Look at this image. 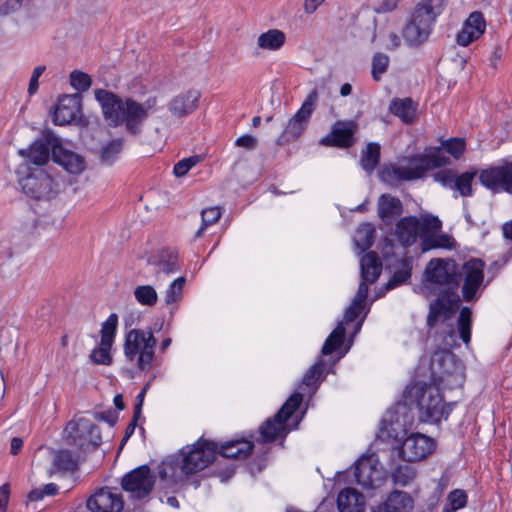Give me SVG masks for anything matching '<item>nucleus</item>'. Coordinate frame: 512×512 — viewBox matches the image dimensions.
Masks as SVG:
<instances>
[{
	"instance_id": "13",
	"label": "nucleus",
	"mask_w": 512,
	"mask_h": 512,
	"mask_svg": "<svg viewBox=\"0 0 512 512\" xmlns=\"http://www.w3.org/2000/svg\"><path fill=\"white\" fill-rule=\"evenodd\" d=\"M479 180L493 192L505 191L512 194V162L505 160L501 165L482 170Z\"/></svg>"
},
{
	"instance_id": "27",
	"label": "nucleus",
	"mask_w": 512,
	"mask_h": 512,
	"mask_svg": "<svg viewBox=\"0 0 512 512\" xmlns=\"http://www.w3.org/2000/svg\"><path fill=\"white\" fill-rule=\"evenodd\" d=\"M419 221L416 217L409 216L400 219L395 228L398 240L405 247L413 245L417 239Z\"/></svg>"
},
{
	"instance_id": "59",
	"label": "nucleus",
	"mask_w": 512,
	"mask_h": 512,
	"mask_svg": "<svg viewBox=\"0 0 512 512\" xmlns=\"http://www.w3.org/2000/svg\"><path fill=\"white\" fill-rule=\"evenodd\" d=\"M22 6V0H7L0 6V15L6 16L19 10Z\"/></svg>"
},
{
	"instance_id": "12",
	"label": "nucleus",
	"mask_w": 512,
	"mask_h": 512,
	"mask_svg": "<svg viewBox=\"0 0 512 512\" xmlns=\"http://www.w3.org/2000/svg\"><path fill=\"white\" fill-rule=\"evenodd\" d=\"M357 131L358 123L356 121L338 120L333 124L331 132L322 137L319 143L326 147L348 149L356 143Z\"/></svg>"
},
{
	"instance_id": "39",
	"label": "nucleus",
	"mask_w": 512,
	"mask_h": 512,
	"mask_svg": "<svg viewBox=\"0 0 512 512\" xmlns=\"http://www.w3.org/2000/svg\"><path fill=\"white\" fill-rule=\"evenodd\" d=\"M123 148V140L115 139L106 144L100 153L101 162L111 165L118 158Z\"/></svg>"
},
{
	"instance_id": "29",
	"label": "nucleus",
	"mask_w": 512,
	"mask_h": 512,
	"mask_svg": "<svg viewBox=\"0 0 512 512\" xmlns=\"http://www.w3.org/2000/svg\"><path fill=\"white\" fill-rule=\"evenodd\" d=\"M416 109L417 105L411 98H395L392 100L389 106L390 112L407 124H410L414 121L416 116Z\"/></svg>"
},
{
	"instance_id": "35",
	"label": "nucleus",
	"mask_w": 512,
	"mask_h": 512,
	"mask_svg": "<svg viewBox=\"0 0 512 512\" xmlns=\"http://www.w3.org/2000/svg\"><path fill=\"white\" fill-rule=\"evenodd\" d=\"M380 161V145L375 142L368 143L366 150L362 153L360 164L361 167L371 174Z\"/></svg>"
},
{
	"instance_id": "24",
	"label": "nucleus",
	"mask_w": 512,
	"mask_h": 512,
	"mask_svg": "<svg viewBox=\"0 0 512 512\" xmlns=\"http://www.w3.org/2000/svg\"><path fill=\"white\" fill-rule=\"evenodd\" d=\"M53 161L71 174H80L86 167L84 158L75 152L64 149L60 140L58 146L53 150Z\"/></svg>"
},
{
	"instance_id": "9",
	"label": "nucleus",
	"mask_w": 512,
	"mask_h": 512,
	"mask_svg": "<svg viewBox=\"0 0 512 512\" xmlns=\"http://www.w3.org/2000/svg\"><path fill=\"white\" fill-rule=\"evenodd\" d=\"M303 396L301 393H293L282 405L273 418L267 419L259 428L260 439L263 443H270L277 439L278 435L285 430V422L299 408Z\"/></svg>"
},
{
	"instance_id": "63",
	"label": "nucleus",
	"mask_w": 512,
	"mask_h": 512,
	"mask_svg": "<svg viewBox=\"0 0 512 512\" xmlns=\"http://www.w3.org/2000/svg\"><path fill=\"white\" fill-rule=\"evenodd\" d=\"M149 385H150V382H148L142 388V390L139 392V394L136 397V403H135L134 412H133V414H135L136 417H140L141 416L144 397H145V394H146V391H147Z\"/></svg>"
},
{
	"instance_id": "5",
	"label": "nucleus",
	"mask_w": 512,
	"mask_h": 512,
	"mask_svg": "<svg viewBox=\"0 0 512 512\" xmlns=\"http://www.w3.org/2000/svg\"><path fill=\"white\" fill-rule=\"evenodd\" d=\"M409 394L415 398L422 422L439 423L442 419H447L452 410L450 404L444 403L437 387L415 386L410 389Z\"/></svg>"
},
{
	"instance_id": "31",
	"label": "nucleus",
	"mask_w": 512,
	"mask_h": 512,
	"mask_svg": "<svg viewBox=\"0 0 512 512\" xmlns=\"http://www.w3.org/2000/svg\"><path fill=\"white\" fill-rule=\"evenodd\" d=\"M254 444L251 441H232L221 446L219 454L225 458H247L251 455Z\"/></svg>"
},
{
	"instance_id": "14",
	"label": "nucleus",
	"mask_w": 512,
	"mask_h": 512,
	"mask_svg": "<svg viewBox=\"0 0 512 512\" xmlns=\"http://www.w3.org/2000/svg\"><path fill=\"white\" fill-rule=\"evenodd\" d=\"M426 280L433 284H448L457 287L462 275L457 272V264L453 260L444 261L435 258L429 261L425 269Z\"/></svg>"
},
{
	"instance_id": "54",
	"label": "nucleus",
	"mask_w": 512,
	"mask_h": 512,
	"mask_svg": "<svg viewBox=\"0 0 512 512\" xmlns=\"http://www.w3.org/2000/svg\"><path fill=\"white\" fill-rule=\"evenodd\" d=\"M479 37L476 36L472 28L464 24L462 30L457 34V43L461 46H467Z\"/></svg>"
},
{
	"instance_id": "7",
	"label": "nucleus",
	"mask_w": 512,
	"mask_h": 512,
	"mask_svg": "<svg viewBox=\"0 0 512 512\" xmlns=\"http://www.w3.org/2000/svg\"><path fill=\"white\" fill-rule=\"evenodd\" d=\"M23 193L35 200L56 198L60 192V184L42 169H34L19 180Z\"/></svg>"
},
{
	"instance_id": "6",
	"label": "nucleus",
	"mask_w": 512,
	"mask_h": 512,
	"mask_svg": "<svg viewBox=\"0 0 512 512\" xmlns=\"http://www.w3.org/2000/svg\"><path fill=\"white\" fill-rule=\"evenodd\" d=\"M64 433L67 444L76 448L78 458H84L102 443L99 427L84 417L69 421Z\"/></svg>"
},
{
	"instance_id": "28",
	"label": "nucleus",
	"mask_w": 512,
	"mask_h": 512,
	"mask_svg": "<svg viewBox=\"0 0 512 512\" xmlns=\"http://www.w3.org/2000/svg\"><path fill=\"white\" fill-rule=\"evenodd\" d=\"M361 279L373 284L380 276L382 263L376 252L370 251L360 260Z\"/></svg>"
},
{
	"instance_id": "4",
	"label": "nucleus",
	"mask_w": 512,
	"mask_h": 512,
	"mask_svg": "<svg viewBox=\"0 0 512 512\" xmlns=\"http://www.w3.org/2000/svg\"><path fill=\"white\" fill-rule=\"evenodd\" d=\"M157 340L151 329H132L125 337L124 354L129 361L136 359V366L141 371H148L155 358Z\"/></svg>"
},
{
	"instance_id": "22",
	"label": "nucleus",
	"mask_w": 512,
	"mask_h": 512,
	"mask_svg": "<svg viewBox=\"0 0 512 512\" xmlns=\"http://www.w3.org/2000/svg\"><path fill=\"white\" fill-rule=\"evenodd\" d=\"M80 102L77 95H62L59 97L53 113V122L64 126L71 123L79 112Z\"/></svg>"
},
{
	"instance_id": "18",
	"label": "nucleus",
	"mask_w": 512,
	"mask_h": 512,
	"mask_svg": "<svg viewBox=\"0 0 512 512\" xmlns=\"http://www.w3.org/2000/svg\"><path fill=\"white\" fill-rule=\"evenodd\" d=\"M86 505L91 512H121L124 501L117 488L103 487L87 499Z\"/></svg>"
},
{
	"instance_id": "1",
	"label": "nucleus",
	"mask_w": 512,
	"mask_h": 512,
	"mask_svg": "<svg viewBox=\"0 0 512 512\" xmlns=\"http://www.w3.org/2000/svg\"><path fill=\"white\" fill-rule=\"evenodd\" d=\"M449 162L441 148L428 147L421 154L403 157L398 165L383 167L379 176L386 184L395 186L401 182L421 179L428 171L446 166Z\"/></svg>"
},
{
	"instance_id": "45",
	"label": "nucleus",
	"mask_w": 512,
	"mask_h": 512,
	"mask_svg": "<svg viewBox=\"0 0 512 512\" xmlns=\"http://www.w3.org/2000/svg\"><path fill=\"white\" fill-rule=\"evenodd\" d=\"M415 476V469L409 465H399L392 473L394 483L400 486H407L414 480Z\"/></svg>"
},
{
	"instance_id": "36",
	"label": "nucleus",
	"mask_w": 512,
	"mask_h": 512,
	"mask_svg": "<svg viewBox=\"0 0 512 512\" xmlns=\"http://www.w3.org/2000/svg\"><path fill=\"white\" fill-rule=\"evenodd\" d=\"M375 230L371 224H362L354 236L355 246L364 252L370 249L374 243Z\"/></svg>"
},
{
	"instance_id": "55",
	"label": "nucleus",
	"mask_w": 512,
	"mask_h": 512,
	"mask_svg": "<svg viewBox=\"0 0 512 512\" xmlns=\"http://www.w3.org/2000/svg\"><path fill=\"white\" fill-rule=\"evenodd\" d=\"M45 70H46V67L44 65H39L34 68L31 78H30V81H29V85H28V94L30 96L34 95L38 91V88H39L38 80Z\"/></svg>"
},
{
	"instance_id": "52",
	"label": "nucleus",
	"mask_w": 512,
	"mask_h": 512,
	"mask_svg": "<svg viewBox=\"0 0 512 512\" xmlns=\"http://www.w3.org/2000/svg\"><path fill=\"white\" fill-rule=\"evenodd\" d=\"M323 361L319 360L312 365L304 374L302 383L308 387L312 386L323 373Z\"/></svg>"
},
{
	"instance_id": "26",
	"label": "nucleus",
	"mask_w": 512,
	"mask_h": 512,
	"mask_svg": "<svg viewBox=\"0 0 512 512\" xmlns=\"http://www.w3.org/2000/svg\"><path fill=\"white\" fill-rule=\"evenodd\" d=\"M337 506L340 512H364V496L354 488H345L337 497Z\"/></svg>"
},
{
	"instance_id": "8",
	"label": "nucleus",
	"mask_w": 512,
	"mask_h": 512,
	"mask_svg": "<svg viewBox=\"0 0 512 512\" xmlns=\"http://www.w3.org/2000/svg\"><path fill=\"white\" fill-rule=\"evenodd\" d=\"M217 444L206 440H198L192 446L182 449L180 468L187 475L195 474L206 468L215 458Z\"/></svg>"
},
{
	"instance_id": "32",
	"label": "nucleus",
	"mask_w": 512,
	"mask_h": 512,
	"mask_svg": "<svg viewBox=\"0 0 512 512\" xmlns=\"http://www.w3.org/2000/svg\"><path fill=\"white\" fill-rule=\"evenodd\" d=\"M286 41V35L278 29H270L259 35L257 45L264 50H279Z\"/></svg>"
},
{
	"instance_id": "44",
	"label": "nucleus",
	"mask_w": 512,
	"mask_h": 512,
	"mask_svg": "<svg viewBox=\"0 0 512 512\" xmlns=\"http://www.w3.org/2000/svg\"><path fill=\"white\" fill-rule=\"evenodd\" d=\"M136 300L146 306H154L157 303L158 295L156 290L150 285H140L134 290Z\"/></svg>"
},
{
	"instance_id": "57",
	"label": "nucleus",
	"mask_w": 512,
	"mask_h": 512,
	"mask_svg": "<svg viewBox=\"0 0 512 512\" xmlns=\"http://www.w3.org/2000/svg\"><path fill=\"white\" fill-rule=\"evenodd\" d=\"M235 145L247 150H254L258 145V140L252 135H243L236 139Z\"/></svg>"
},
{
	"instance_id": "10",
	"label": "nucleus",
	"mask_w": 512,
	"mask_h": 512,
	"mask_svg": "<svg viewBox=\"0 0 512 512\" xmlns=\"http://www.w3.org/2000/svg\"><path fill=\"white\" fill-rule=\"evenodd\" d=\"M318 101V91L314 88L302 103L300 109L289 119L278 139L279 143L297 140L306 130Z\"/></svg>"
},
{
	"instance_id": "53",
	"label": "nucleus",
	"mask_w": 512,
	"mask_h": 512,
	"mask_svg": "<svg viewBox=\"0 0 512 512\" xmlns=\"http://www.w3.org/2000/svg\"><path fill=\"white\" fill-rule=\"evenodd\" d=\"M199 161L198 156H192L189 158H184L177 162L173 168V173L176 177H182L186 175L189 170L194 167Z\"/></svg>"
},
{
	"instance_id": "43",
	"label": "nucleus",
	"mask_w": 512,
	"mask_h": 512,
	"mask_svg": "<svg viewBox=\"0 0 512 512\" xmlns=\"http://www.w3.org/2000/svg\"><path fill=\"white\" fill-rule=\"evenodd\" d=\"M447 501L442 512H455L466 506L467 494L464 490L455 489L448 494Z\"/></svg>"
},
{
	"instance_id": "51",
	"label": "nucleus",
	"mask_w": 512,
	"mask_h": 512,
	"mask_svg": "<svg viewBox=\"0 0 512 512\" xmlns=\"http://www.w3.org/2000/svg\"><path fill=\"white\" fill-rule=\"evenodd\" d=\"M464 24L472 28L476 36H481L486 27L483 14L477 11L472 12Z\"/></svg>"
},
{
	"instance_id": "34",
	"label": "nucleus",
	"mask_w": 512,
	"mask_h": 512,
	"mask_svg": "<svg viewBox=\"0 0 512 512\" xmlns=\"http://www.w3.org/2000/svg\"><path fill=\"white\" fill-rule=\"evenodd\" d=\"M411 272H412L411 259L403 258L400 261L399 268L394 271L392 277L386 283V285H385L386 290L393 289L401 284L406 283L411 277Z\"/></svg>"
},
{
	"instance_id": "3",
	"label": "nucleus",
	"mask_w": 512,
	"mask_h": 512,
	"mask_svg": "<svg viewBox=\"0 0 512 512\" xmlns=\"http://www.w3.org/2000/svg\"><path fill=\"white\" fill-rule=\"evenodd\" d=\"M447 0H421L414 8L411 20L404 26L402 35L409 46L424 43L437 16L442 12Z\"/></svg>"
},
{
	"instance_id": "40",
	"label": "nucleus",
	"mask_w": 512,
	"mask_h": 512,
	"mask_svg": "<svg viewBox=\"0 0 512 512\" xmlns=\"http://www.w3.org/2000/svg\"><path fill=\"white\" fill-rule=\"evenodd\" d=\"M471 309L468 307H463L460 310L458 317V331L460 338L465 344H468L471 339Z\"/></svg>"
},
{
	"instance_id": "48",
	"label": "nucleus",
	"mask_w": 512,
	"mask_h": 512,
	"mask_svg": "<svg viewBox=\"0 0 512 512\" xmlns=\"http://www.w3.org/2000/svg\"><path fill=\"white\" fill-rule=\"evenodd\" d=\"M185 281L186 280L184 277H178L170 284V286L166 290V295H165V303L166 304H171V303L177 302L182 298V291H183Z\"/></svg>"
},
{
	"instance_id": "64",
	"label": "nucleus",
	"mask_w": 512,
	"mask_h": 512,
	"mask_svg": "<svg viewBox=\"0 0 512 512\" xmlns=\"http://www.w3.org/2000/svg\"><path fill=\"white\" fill-rule=\"evenodd\" d=\"M397 7V0H382L375 8L377 13H388Z\"/></svg>"
},
{
	"instance_id": "41",
	"label": "nucleus",
	"mask_w": 512,
	"mask_h": 512,
	"mask_svg": "<svg viewBox=\"0 0 512 512\" xmlns=\"http://www.w3.org/2000/svg\"><path fill=\"white\" fill-rule=\"evenodd\" d=\"M476 176V172L467 171L459 176H454L453 187L462 196L468 197L472 195V181Z\"/></svg>"
},
{
	"instance_id": "42",
	"label": "nucleus",
	"mask_w": 512,
	"mask_h": 512,
	"mask_svg": "<svg viewBox=\"0 0 512 512\" xmlns=\"http://www.w3.org/2000/svg\"><path fill=\"white\" fill-rule=\"evenodd\" d=\"M221 216H222V209L219 206H214V207H209V208L203 209L201 211L202 224H201V227L197 230L195 237L196 238L201 237L204 230L208 226L216 223L221 218Z\"/></svg>"
},
{
	"instance_id": "25",
	"label": "nucleus",
	"mask_w": 512,
	"mask_h": 512,
	"mask_svg": "<svg viewBox=\"0 0 512 512\" xmlns=\"http://www.w3.org/2000/svg\"><path fill=\"white\" fill-rule=\"evenodd\" d=\"M413 505V498L407 492L394 490L382 504L373 508L372 512H410Z\"/></svg>"
},
{
	"instance_id": "38",
	"label": "nucleus",
	"mask_w": 512,
	"mask_h": 512,
	"mask_svg": "<svg viewBox=\"0 0 512 512\" xmlns=\"http://www.w3.org/2000/svg\"><path fill=\"white\" fill-rule=\"evenodd\" d=\"M345 332V327L339 323L324 342L322 354L330 355L335 352L343 344Z\"/></svg>"
},
{
	"instance_id": "56",
	"label": "nucleus",
	"mask_w": 512,
	"mask_h": 512,
	"mask_svg": "<svg viewBox=\"0 0 512 512\" xmlns=\"http://www.w3.org/2000/svg\"><path fill=\"white\" fill-rule=\"evenodd\" d=\"M455 173L452 170H441L433 174L436 182L441 183L445 187L452 188Z\"/></svg>"
},
{
	"instance_id": "15",
	"label": "nucleus",
	"mask_w": 512,
	"mask_h": 512,
	"mask_svg": "<svg viewBox=\"0 0 512 512\" xmlns=\"http://www.w3.org/2000/svg\"><path fill=\"white\" fill-rule=\"evenodd\" d=\"M460 303L459 295L453 290L441 292L437 299L430 304L427 316V325L432 328L438 321L450 319L457 311Z\"/></svg>"
},
{
	"instance_id": "19",
	"label": "nucleus",
	"mask_w": 512,
	"mask_h": 512,
	"mask_svg": "<svg viewBox=\"0 0 512 512\" xmlns=\"http://www.w3.org/2000/svg\"><path fill=\"white\" fill-rule=\"evenodd\" d=\"M485 263L478 258H472L463 265L465 272L462 286L463 299L470 302L475 299L477 290L484 280Z\"/></svg>"
},
{
	"instance_id": "2",
	"label": "nucleus",
	"mask_w": 512,
	"mask_h": 512,
	"mask_svg": "<svg viewBox=\"0 0 512 512\" xmlns=\"http://www.w3.org/2000/svg\"><path fill=\"white\" fill-rule=\"evenodd\" d=\"M95 98L100 103L103 116L109 126L125 125L126 131L131 135H139L147 119L141 103L127 97L123 100L115 93L104 90H95Z\"/></svg>"
},
{
	"instance_id": "47",
	"label": "nucleus",
	"mask_w": 512,
	"mask_h": 512,
	"mask_svg": "<svg viewBox=\"0 0 512 512\" xmlns=\"http://www.w3.org/2000/svg\"><path fill=\"white\" fill-rule=\"evenodd\" d=\"M442 149L443 155L444 152L449 153L455 159L460 158L465 150V141L461 138H451L447 141H443L442 145L439 146Z\"/></svg>"
},
{
	"instance_id": "37",
	"label": "nucleus",
	"mask_w": 512,
	"mask_h": 512,
	"mask_svg": "<svg viewBox=\"0 0 512 512\" xmlns=\"http://www.w3.org/2000/svg\"><path fill=\"white\" fill-rule=\"evenodd\" d=\"M118 326V316L116 313H111L107 320L101 327V340L100 345L112 347Z\"/></svg>"
},
{
	"instance_id": "60",
	"label": "nucleus",
	"mask_w": 512,
	"mask_h": 512,
	"mask_svg": "<svg viewBox=\"0 0 512 512\" xmlns=\"http://www.w3.org/2000/svg\"><path fill=\"white\" fill-rule=\"evenodd\" d=\"M368 292H369L368 282L364 281L362 279L359 284L358 291L353 299V302H355V304H360L363 306V303L365 302V300L368 296Z\"/></svg>"
},
{
	"instance_id": "33",
	"label": "nucleus",
	"mask_w": 512,
	"mask_h": 512,
	"mask_svg": "<svg viewBox=\"0 0 512 512\" xmlns=\"http://www.w3.org/2000/svg\"><path fill=\"white\" fill-rule=\"evenodd\" d=\"M83 458L77 457V451L72 454L69 450H59L54 454L53 465L60 472H74L78 467V462Z\"/></svg>"
},
{
	"instance_id": "46",
	"label": "nucleus",
	"mask_w": 512,
	"mask_h": 512,
	"mask_svg": "<svg viewBox=\"0 0 512 512\" xmlns=\"http://www.w3.org/2000/svg\"><path fill=\"white\" fill-rule=\"evenodd\" d=\"M390 63L388 55L378 52L372 58L371 75L374 81H380Z\"/></svg>"
},
{
	"instance_id": "21",
	"label": "nucleus",
	"mask_w": 512,
	"mask_h": 512,
	"mask_svg": "<svg viewBox=\"0 0 512 512\" xmlns=\"http://www.w3.org/2000/svg\"><path fill=\"white\" fill-rule=\"evenodd\" d=\"M200 97L201 93L196 89L180 93L169 101L168 110L177 118L185 117L196 110Z\"/></svg>"
},
{
	"instance_id": "58",
	"label": "nucleus",
	"mask_w": 512,
	"mask_h": 512,
	"mask_svg": "<svg viewBox=\"0 0 512 512\" xmlns=\"http://www.w3.org/2000/svg\"><path fill=\"white\" fill-rule=\"evenodd\" d=\"M362 307V305L355 304V302L352 301L351 305L344 312V321L346 323L354 322L359 316Z\"/></svg>"
},
{
	"instance_id": "30",
	"label": "nucleus",
	"mask_w": 512,
	"mask_h": 512,
	"mask_svg": "<svg viewBox=\"0 0 512 512\" xmlns=\"http://www.w3.org/2000/svg\"><path fill=\"white\" fill-rule=\"evenodd\" d=\"M403 212L401 201L389 194H382L378 199V215L383 220L399 216Z\"/></svg>"
},
{
	"instance_id": "17",
	"label": "nucleus",
	"mask_w": 512,
	"mask_h": 512,
	"mask_svg": "<svg viewBox=\"0 0 512 512\" xmlns=\"http://www.w3.org/2000/svg\"><path fill=\"white\" fill-rule=\"evenodd\" d=\"M354 476L357 484L367 489L379 487L384 480V472L378 467V462L372 455L358 459L354 467Z\"/></svg>"
},
{
	"instance_id": "11",
	"label": "nucleus",
	"mask_w": 512,
	"mask_h": 512,
	"mask_svg": "<svg viewBox=\"0 0 512 512\" xmlns=\"http://www.w3.org/2000/svg\"><path fill=\"white\" fill-rule=\"evenodd\" d=\"M155 485V476L149 466L142 465L125 474L121 480V487L130 494V497L142 500L148 497Z\"/></svg>"
},
{
	"instance_id": "49",
	"label": "nucleus",
	"mask_w": 512,
	"mask_h": 512,
	"mask_svg": "<svg viewBox=\"0 0 512 512\" xmlns=\"http://www.w3.org/2000/svg\"><path fill=\"white\" fill-rule=\"evenodd\" d=\"M70 84L78 91H86L92 85L91 77L84 72L74 70L70 74Z\"/></svg>"
},
{
	"instance_id": "50",
	"label": "nucleus",
	"mask_w": 512,
	"mask_h": 512,
	"mask_svg": "<svg viewBox=\"0 0 512 512\" xmlns=\"http://www.w3.org/2000/svg\"><path fill=\"white\" fill-rule=\"evenodd\" d=\"M112 347H106L100 345V347L94 348L90 353V360L97 365H110L112 362V356L110 349Z\"/></svg>"
},
{
	"instance_id": "23",
	"label": "nucleus",
	"mask_w": 512,
	"mask_h": 512,
	"mask_svg": "<svg viewBox=\"0 0 512 512\" xmlns=\"http://www.w3.org/2000/svg\"><path fill=\"white\" fill-rule=\"evenodd\" d=\"M148 264L154 267L156 274H170L180 269L178 253L173 248L162 249L150 256Z\"/></svg>"
},
{
	"instance_id": "20",
	"label": "nucleus",
	"mask_w": 512,
	"mask_h": 512,
	"mask_svg": "<svg viewBox=\"0 0 512 512\" xmlns=\"http://www.w3.org/2000/svg\"><path fill=\"white\" fill-rule=\"evenodd\" d=\"M58 144L59 138L52 132H47L43 138L34 141L27 150H20V154L35 165H43L50 156L53 158V150Z\"/></svg>"
},
{
	"instance_id": "62",
	"label": "nucleus",
	"mask_w": 512,
	"mask_h": 512,
	"mask_svg": "<svg viewBox=\"0 0 512 512\" xmlns=\"http://www.w3.org/2000/svg\"><path fill=\"white\" fill-rule=\"evenodd\" d=\"M94 418L96 420L105 421L110 426H114L117 422L118 416L116 414H113L110 410L109 411H103V412H95Z\"/></svg>"
},
{
	"instance_id": "16",
	"label": "nucleus",
	"mask_w": 512,
	"mask_h": 512,
	"mask_svg": "<svg viewBox=\"0 0 512 512\" xmlns=\"http://www.w3.org/2000/svg\"><path fill=\"white\" fill-rule=\"evenodd\" d=\"M435 444L432 438L414 433L406 437L399 448L400 457L407 462H418L433 452Z\"/></svg>"
},
{
	"instance_id": "61",
	"label": "nucleus",
	"mask_w": 512,
	"mask_h": 512,
	"mask_svg": "<svg viewBox=\"0 0 512 512\" xmlns=\"http://www.w3.org/2000/svg\"><path fill=\"white\" fill-rule=\"evenodd\" d=\"M442 223L436 216H428L423 219V229L437 232L441 229Z\"/></svg>"
}]
</instances>
